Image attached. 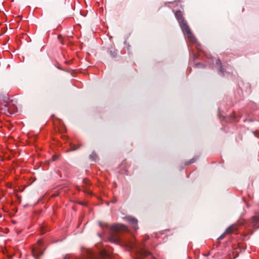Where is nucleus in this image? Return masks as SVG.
<instances>
[{
	"mask_svg": "<svg viewBox=\"0 0 259 259\" xmlns=\"http://www.w3.org/2000/svg\"><path fill=\"white\" fill-rule=\"evenodd\" d=\"M127 227L122 224H115L110 227V230L112 232L109 236L108 240L112 243L122 246H126L129 250H133L137 254L142 256H147L150 254V253L144 248H139L137 244L132 241H123L121 240L117 232L127 231Z\"/></svg>",
	"mask_w": 259,
	"mask_h": 259,
	"instance_id": "f257e3e1",
	"label": "nucleus"
},
{
	"mask_svg": "<svg viewBox=\"0 0 259 259\" xmlns=\"http://www.w3.org/2000/svg\"><path fill=\"white\" fill-rule=\"evenodd\" d=\"M183 27L181 29H182L184 33L186 35L187 38L188 39L189 42L191 44H195L196 47L197 49L198 50H200V45L197 42V40L193 35V34L191 31L190 29L187 24H183Z\"/></svg>",
	"mask_w": 259,
	"mask_h": 259,
	"instance_id": "f03ea898",
	"label": "nucleus"
},
{
	"mask_svg": "<svg viewBox=\"0 0 259 259\" xmlns=\"http://www.w3.org/2000/svg\"><path fill=\"white\" fill-rule=\"evenodd\" d=\"M8 100L9 99L7 98L6 101H4L1 107V111L7 115L13 114L15 111V107L10 106Z\"/></svg>",
	"mask_w": 259,
	"mask_h": 259,
	"instance_id": "7ed1b4c3",
	"label": "nucleus"
},
{
	"mask_svg": "<svg viewBox=\"0 0 259 259\" xmlns=\"http://www.w3.org/2000/svg\"><path fill=\"white\" fill-rule=\"evenodd\" d=\"M42 240H39L37 241L36 246L33 248L32 252L34 255H39L42 253L43 248L42 246Z\"/></svg>",
	"mask_w": 259,
	"mask_h": 259,
	"instance_id": "20e7f679",
	"label": "nucleus"
},
{
	"mask_svg": "<svg viewBox=\"0 0 259 259\" xmlns=\"http://www.w3.org/2000/svg\"><path fill=\"white\" fill-rule=\"evenodd\" d=\"M238 229V225L234 224L231 226H230L227 229L225 233L222 235L220 237V239H223L225 237V234H230L236 232Z\"/></svg>",
	"mask_w": 259,
	"mask_h": 259,
	"instance_id": "39448f33",
	"label": "nucleus"
},
{
	"mask_svg": "<svg viewBox=\"0 0 259 259\" xmlns=\"http://www.w3.org/2000/svg\"><path fill=\"white\" fill-rule=\"evenodd\" d=\"M175 16L177 19L178 21H179V23L181 28L183 27V24H187L184 19V17L183 16V13L181 11H176L175 13Z\"/></svg>",
	"mask_w": 259,
	"mask_h": 259,
	"instance_id": "423d86ee",
	"label": "nucleus"
},
{
	"mask_svg": "<svg viewBox=\"0 0 259 259\" xmlns=\"http://www.w3.org/2000/svg\"><path fill=\"white\" fill-rule=\"evenodd\" d=\"M125 219L133 225L135 230L138 229V221L137 219L132 217H127Z\"/></svg>",
	"mask_w": 259,
	"mask_h": 259,
	"instance_id": "0eeeda50",
	"label": "nucleus"
},
{
	"mask_svg": "<svg viewBox=\"0 0 259 259\" xmlns=\"http://www.w3.org/2000/svg\"><path fill=\"white\" fill-rule=\"evenodd\" d=\"M259 222V213H256L251 219V223L253 227H256V224Z\"/></svg>",
	"mask_w": 259,
	"mask_h": 259,
	"instance_id": "6e6552de",
	"label": "nucleus"
},
{
	"mask_svg": "<svg viewBox=\"0 0 259 259\" xmlns=\"http://www.w3.org/2000/svg\"><path fill=\"white\" fill-rule=\"evenodd\" d=\"M100 226H101V228H102L103 229H104V228H108V226L107 224H103V223H100Z\"/></svg>",
	"mask_w": 259,
	"mask_h": 259,
	"instance_id": "1a4fd4ad",
	"label": "nucleus"
},
{
	"mask_svg": "<svg viewBox=\"0 0 259 259\" xmlns=\"http://www.w3.org/2000/svg\"><path fill=\"white\" fill-rule=\"evenodd\" d=\"M216 63L219 66H221V61L220 60H217V61H216ZM220 71L221 72L222 71L221 66H220Z\"/></svg>",
	"mask_w": 259,
	"mask_h": 259,
	"instance_id": "9d476101",
	"label": "nucleus"
},
{
	"mask_svg": "<svg viewBox=\"0 0 259 259\" xmlns=\"http://www.w3.org/2000/svg\"><path fill=\"white\" fill-rule=\"evenodd\" d=\"M72 150H75L78 148V147H72L71 148Z\"/></svg>",
	"mask_w": 259,
	"mask_h": 259,
	"instance_id": "9b49d317",
	"label": "nucleus"
},
{
	"mask_svg": "<svg viewBox=\"0 0 259 259\" xmlns=\"http://www.w3.org/2000/svg\"><path fill=\"white\" fill-rule=\"evenodd\" d=\"M64 259H69L68 257L66 256Z\"/></svg>",
	"mask_w": 259,
	"mask_h": 259,
	"instance_id": "f8f14e48",
	"label": "nucleus"
}]
</instances>
